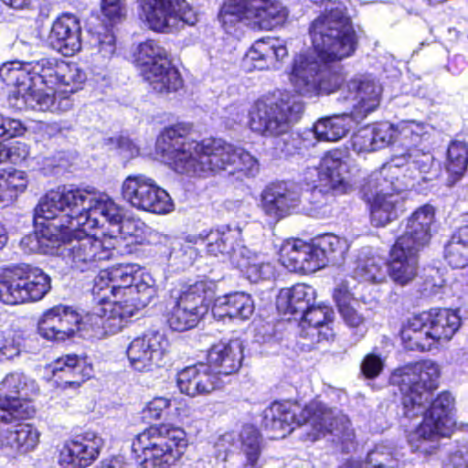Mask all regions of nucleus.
I'll return each instance as SVG.
<instances>
[{"label":"nucleus","mask_w":468,"mask_h":468,"mask_svg":"<svg viewBox=\"0 0 468 468\" xmlns=\"http://www.w3.org/2000/svg\"><path fill=\"white\" fill-rule=\"evenodd\" d=\"M314 51L294 58L290 80L298 93H331L342 78L324 72V65L350 57L356 47V36L346 8L339 5L319 16L311 25Z\"/></svg>","instance_id":"obj_1"},{"label":"nucleus","mask_w":468,"mask_h":468,"mask_svg":"<svg viewBox=\"0 0 468 468\" xmlns=\"http://www.w3.org/2000/svg\"><path fill=\"white\" fill-rule=\"evenodd\" d=\"M180 125L165 128L157 137L155 149L162 162L178 174L206 176L219 171L255 176L258 160L242 147L222 139L197 142L185 136Z\"/></svg>","instance_id":"obj_2"},{"label":"nucleus","mask_w":468,"mask_h":468,"mask_svg":"<svg viewBox=\"0 0 468 468\" xmlns=\"http://www.w3.org/2000/svg\"><path fill=\"white\" fill-rule=\"evenodd\" d=\"M441 369L431 360L408 364L397 369L392 379L403 394L404 415L409 419L425 412L422 422L416 430L419 439H431L434 436L450 437L455 423L452 418L454 399L449 392H441L432 400L431 392L439 386Z\"/></svg>","instance_id":"obj_3"},{"label":"nucleus","mask_w":468,"mask_h":468,"mask_svg":"<svg viewBox=\"0 0 468 468\" xmlns=\"http://www.w3.org/2000/svg\"><path fill=\"white\" fill-rule=\"evenodd\" d=\"M96 213L106 215L113 221L119 218L118 208L109 195L62 186L48 191L39 199L35 208V220L37 224L43 225L39 219H52L54 221L48 227L61 233L80 226L86 229L100 226L101 222Z\"/></svg>","instance_id":"obj_4"},{"label":"nucleus","mask_w":468,"mask_h":468,"mask_svg":"<svg viewBox=\"0 0 468 468\" xmlns=\"http://www.w3.org/2000/svg\"><path fill=\"white\" fill-rule=\"evenodd\" d=\"M0 78L6 85L15 87L8 96V105L12 108L13 98L45 93L38 84L45 85L48 91L76 92L81 89L86 74L76 64L56 58H42L4 63L0 67Z\"/></svg>","instance_id":"obj_5"},{"label":"nucleus","mask_w":468,"mask_h":468,"mask_svg":"<svg viewBox=\"0 0 468 468\" xmlns=\"http://www.w3.org/2000/svg\"><path fill=\"white\" fill-rule=\"evenodd\" d=\"M266 425L282 432V438L290 434L295 427L309 424L323 435L346 436L353 434L350 420L337 410L327 408L319 400H312L300 409L292 400L274 401L264 410Z\"/></svg>","instance_id":"obj_6"},{"label":"nucleus","mask_w":468,"mask_h":468,"mask_svg":"<svg viewBox=\"0 0 468 468\" xmlns=\"http://www.w3.org/2000/svg\"><path fill=\"white\" fill-rule=\"evenodd\" d=\"M303 104L299 96L290 92L258 99L248 112V126L263 137H277L289 132L300 119Z\"/></svg>","instance_id":"obj_7"},{"label":"nucleus","mask_w":468,"mask_h":468,"mask_svg":"<svg viewBox=\"0 0 468 468\" xmlns=\"http://www.w3.org/2000/svg\"><path fill=\"white\" fill-rule=\"evenodd\" d=\"M83 226L58 233L62 241L60 253L72 269L80 271L95 269L101 261L112 259L117 252L118 238L104 234L101 238L90 235Z\"/></svg>","instance_id":"obj_8"},{"label":"nucleus","mask_w":468,"mask_h":468,"mask_svg":"<svg viewBox=\"0 0 468 468\" xmlns=\"http://www.w3.org/2000/svg\"><path fill=\"white\" fill-rule=\"evenodd\" d=\"M461 326L457 311L431 309L410 317L400 331L405 347L410 350H430L435 344L449 341Z\"/></svg>","instance_id":"obj_9"},{"label":"nucleus","mask_w":468,"mask_h":468,"mask_svg":"<svg viewBox=\"0 0 468 468\" xmlns=\"http://www.w3.org/2000/svg\"><path fill=\"white\" fill-rule=\"evenodd\" d=\"M287 17L288 10L280 0H225L218 14L227 32L239 24L252 29L271 30Z\"/></svg>","instance_id":"obj_10"},{"label":"nucleus","mask_w":468,"mask_h":468,"mask_svg":"<svg viewBox=\"0 0 468 468\" xmlns=\"http://www.w3.org/2000/svg\"><path fill=\"white\" fill-rule=\"evenodd\" d=\"M440 165L429 150L424 148L407 149L402 154H395L373 176H390L396 183L397 190L416 188L439 176Z\"/></svg>","instance_id":"obj_11"},{"label":"nucleus","mask_w":468,"mask_h":468,"mask_svg":"<svg viewBox=\"0 0 468 468\" xmlns=\"http://www.w3.org/2000/svg\"><path fill=\"white\" fill-rule=\"evenodd\" d=\"M50 278L42 270L25 266L0 269V302L15 305L41 300L50 290Z\"/></svg>","instance_id":"obj_12"},{"label":"nucleus","mask_w":468,"mask_h":468,"mask_svg":"<svg viewBox=\"0 0 468 468\" xmlns=\"http://www.w3.org/2000/svg\"><path fill=\"white\" fill-rule=\"evenodd\" d=\"M214 292L206 282L183 286L166 308V322L171 329L183 332L197 325L207 312Z\"/></svg>","instance_id":"obj_13"},{"label":"nucleus","mask_w":468,"mask_h":468,"mask_svg":"<svg viewBox=\"0 0 468 468\" xmlns=\"http://www.w3.org/2000/svg\"><path fill=\"white\" fill-rule=\"evenodd\" d=\"M139 16L159 33H174L185 25L194 26L197 16L185 0H137Z\"/></svg>","instance_id":"obj_14"},{"label":"nucleus","mask_w":468,"mask_h":468,"mask_svg":"<svg viewBox=\"0 0 468 468\" xmlns=\"http://www.w3.org/2000/svg\"><path fill=\"white\" fill-rule=\"evenodd\" d=\"M133 283L131 293L124 300H115L108 303L105 311L109 314L102 319V328L106 334L114 335L120 332L129 318L141 308L146 306L155 295V282L151 274L140 271Z\"/></svg>","instance_id":"obj_15"},{"label":"nucleus","mask_w":468,"mask_h":468,"mask_svg":"<svg viewBox=\"0 0 468 468\" xmlns=\"http://www.w3.org/2000/svg\"><path fill=\"white\" fill-rule=\"evenodd\" d=\"M0 390L6 393L0 397V422L8 423L33 416L35 409L30 398L39 390L34 379L23 373L13 372L0 382Z\"/></svg>","instance_id":"obj_16"},{"label":"nucleus","mask_w":468,"mask_h":468,"mask_svg":"<svg viewBox=\"0 0 468 468\" xmlns=\"http://www.w3.org/2000/svg\"><path fill=\"white\" fill-rule=\"evenodd\" d=\"M122 196L136 209L151 213L167 214L175 207L169 194L143 174L132 175L123 180Z\"/></svg>","instance_id":"obj_17"},{"label":"nucleus","mask_w":468,"mask_h":468,"mask_svg":"<svg viewBox=\"0 0 468 468\" xmlns=\"http://www.w3.org/2000/svg\"><path fill=\"white\" fill-rule=\"evenodd\" d=\"M315 170L323 186L342 195L353 188L357 166L347 148H334L323 154Z\"/></svg>","instance_id":"obj_18"},{"label":"nucleus","mask_w":468,"mask_h":468,"mask_svg":"<svg viewBox=\"0 0 468 468\" xmlns=\"http://www.w3.org/2000/svg\"><path fill=\"white\" fill-rule=\"evenodd\" d=\"M94 320L87 318L74 307L64 304L55 305L46 310L37 322V332L41 337L49 341H65L71 338L82 327Z\"/></svg>","instance_id":"obj_19"},{"label":"nucleus","mask_w":468,"mask_h":468,"mask_svg":"<svg viewBox=\"0 0 468 468\" xmlns=\"http://www.w3.org/2000/svg\"><path fill=\"white\" fill-rule=\"evenodd\" d=\"M381 96L382 86L377 80L360 76L350 80L341 89L338 101L354 118L363 119L379 106Z\"/></svg>","instance_id":"obj_20"},{"label":"nucleus","mask_w":468,"mask_h":468,"mask_svg":"<svg viewBox=\"0 0 468 468\" xmlns=\"http://www.w3.org/2000/svg\"><path fill=\"white\" fill-rule=\"evenodd\" d=\"M187 448V441H133L134 458L144 468H173Z\"/></svg>","instance_id":"obj_21"},{"label":"nucleus","mask_w":468,"mask_h":468,"mask_svg":"<svg viewBox=\"0 0 468 468\" xmlns=\"http://www.w3.org/2000/svg\"><path fill=\"white\" fill-rule=\"evenodd\" d=\"M377 172L370 176L367 187L368 191L375 189V197L370 205L371 223L375 227H384L399 217V212L402 210V199L399 192L402 190L396 189L394 180H388V176H379L376 180L373 176Z\"/></svg>","instance_id":"obj_22"},{"label":"nucleus","mask_w":468,"mask_h":468,"mask_svg":"<svg viewBox=\"0 0 468 468\" xmlns=\"http://www.w3.org/2000/svg\"><path fill=\"white\" fill-rule=\"evenodd\" d=\"M168 346V340L164 334L151 331L130 343L126 351L127 357L134 370L152 371L161 366Z\"/></svg>","instance_id":"obj_23"},{"label":"nucleus","mask_w":468,"mask_h":468,"mask_svg":"<svg viewBox=\"0 0 468 468\" xmlns=\"http://www.w3.org/2000/svg\"><path fill=\"white\" fill-rule=\"evenodd\" d=\"M176 384L181 393L196 398L212 393L221 386L220 378L209 366L198 363L177 373Z\"/></svg>","instance_id":"obj_24"},{"label":"nucleus","mask_w":468,"mask_h":468,"mask_svg":"<svg viewBox=\"0 0 468 468\" xmlns=\"http://www.w3.org/2000/svg\"><path fill=\"white\" fill-rule=\"evenodd\" d=\"M81 27L72 14H63L52 24L48 45L63 56H73L81 49Z\"/></svg>","instance_id":"obj_25"},{"label":"nucleus","mask_w":468,"mask_h":468,"mask_svg":"<svg viewBox=\"0 0 468 468\" xmlns=\"http://www.w3.org/2000/svg\"><path fill=\"white\" fill-rule=\"evenodd\" d=\"M301 203L297 186L279 183L266 187L261 193V207L266 215L279 219L293 212Z\"/></svg>","instance_id":"obj_26"},{"label":"nucleus","mask_w":468,"mask_h":468,"mask_svg":"<svg viewBox=\"0 0 468 468\" xmlns=\"http://www.w3.org/2000/svg\"><path fill=\"white\" fill-rule=\"evenodd\" d=\"M434 218L433 207L425 205L419 207L408 218L405 230L396 243L419 252L431 239Z\"/></svg>","instance_id":"obj_27"},{"label":"nucleus","mask_w":468,"mask_h":468,"mask_svg":"<svg viewBox=\"0 0 468 468\" xmlns=\"http://www.w3.org/2000/svg\"><path fill=\"white\" fill-rule=\"evenodd\" d=\"M241 237V229L239 227L231 228L222 226L217 229L208 232L203 231L198 236H188L189 242L198 243L199 241L207 244V251L214 257L221 256L232 262V256L238 250Z\"/></svg>","instance_id":"obj_28"},{"label":"nucleus","mask_w":468,"mask_h":468,"mask_svg":"<svg viewBox=\"0 0 468 468\" xmlns=\"http://www.w3.org/2000/svg\"><path fill=\"white\" fill-rule=\"evenodd\" d=\"M287 56V48L279 40L264 37L253 43L246 53L243 63L249 70L277 69L278 63Z\"/></svg>","instance_id":"obj_29"},{"label":"nucleus","mask_w":468,"mask_h":468,"mask_svg":"<svg viewBox=\"0 0 468 468\" xmlns=\"http://www.w3.org/2000/svg\"><path fill=\"white\" fill-rule=\"evenodd\" d=\"M232 264L239 268L251 282L270 280L275 275V267L268 256L256 253L246 246H239L232 256Z\"/></svg>","instance_id":"obj_30"},{"label":"nucleus","mask_w":468,"mask_h":468,"mask_svg":"<svg viewBox=\"0 0 468 468\" xmlns=\"http://www.w3.org/2000/svg\"><path fill=\"white\" fill-rule=\"evenodd\" d=\"M50 370L56 378L55 381L63 388H77L91 376L92 369L86 365L83 358L76 355H67L58 358L50 366Z\"/></svg>","instance_id":"obj_31"},{"label":"nucleus","mask_w":468,"mask_h":468,"mask_svg":"<svg viewBox=\"0 0 468 468\" xmlns=\"http://www.w3.org/2000/svg\"><path fill=\"white\" fill-rule=\"evenodd\" d=\"M242 344L235 339L213 345L207 354V366L218 374L230 375L236 372L242 360Z\"/></svg>","instance_id":"obj_32"},{"label":"nucleus","mask_w":468,"mask_h":468,"mask_svg":"<svg viewBox=\"0 0 468 468\" xmlns=\"http://www.w3.org/2000/svg\"><path fill=\"white\" fill-rule=\"evenodd\" d=\"M99 455L95 441H65L58 449V463L62 468H87Z\"/></svg>","instance_id":"obj_33"},{"label":"nucleus","mask_w":468,"mask_h":468,"mask_svg":"<svg viewBox=\"0 0 468 468\" xmlns=\"http://www.w3.org/2000/svg\"><path fill=\"white\" fill-rule=\"evenodd\" d=\"M59 90L46 91L43 94H33L19 99L13 98L12 108L17 111L32 109L36 111L67 112L73 103L69 94Z\"/></svg>","instance_id":"obj_34"},{"label":"nucleus","mask_w":468,"mask_h":468,"mask_svg":"<svg viewBox=\"0 0 468 468\" xmlns=\"http://www.w3.org/2000/svg\"><path fill=\"white\" fill-rule=\"evenodd\" d=\"M315 290L307 284L299 283L290 289L281 290L277 297L278 311L286 315L301 316L314 302Z\"/></svg>","instance_id":"obj_35"},{"label":"nucleus","mask_w":468,"mask_h":468,"mask_svg":"<svg viewBox=\"0 0 468 468\" xmlns=\"http://www.w3.org/2000/svg\"><path fill=\"white\" fill-rule=\"evenodd\" d=\"M418 251L394 244L390 252V262L388 266L389 276L394 282L406 285L410 282L418 271Z\"/></svg>","instance_id":"obj_36"},{"label":"nucleus","mask_w":468,"mask_h":468,"mask_svg":"<svg viewBox=\"0 0 468 468\" xmlns=\"http://www.w3.org/2000/svg\"><path fill=\"white\" fill-rule=\"evenodd\" d=\"M254 302L250 294L235 292L218 297L212 306L214 317L249 319L254 313Z\"/></svg>","instance_id":"obj_37"},{"label":"nucleus","mask_w":468,"mask_h":468,"mask_svg":"<svg viewBox=\"0 0 468 468\" xmlns=\"http://www.w3.org/2000/svg\"><path fill=\"white\" fill-rule=\"evenodd\" d=\"M354 118L349 111L342 114L322 118L314 125V132L319 141L337 142L346 136L353 127Z\"/></svg>","instance_id":"obj_38"},{"label":"nucleus","mask_w":468,"mask_h":468,"mask_svg":"<svg viewBox=\"0 0 468 468\" xmlns=\"http://www.w3.org/2000/svg\"><path fill=\"white\" fill-rule=\"evenodd\" d=\"M388 275V263L378 255L361 252L356 261L352 277L360 282L382 283Z\"/></svg>","instance_id":"obj_39"},{"label":"nucleus","mask_w":468,"mask_h":468,"mask_svg":"<svg viewBox=\"0 0 468 468\" xmlns=\"http://www.w3.org/2000/svg\"><path fill=\"white\" fill-rule=\"evenodd\" d=\"M142 76L152 90L160 94L175 92L183 84L178 70L171 65L170 61H167V64H159L154 69H147Z\"/></svg>","instance_id":"obj_40"},{"label":"nucleus","mask_w":468,"mask_h":468,"mask_svg":"<svg viewBox=\"0 0 468 468\" xmlns=\"http://www.w3.org/2000/svg\"><path fill=\"white\" fill-rule=\"evenodd\" d=\"M335 468H400L399 461L388 449H373L364 459L349 456Z\"/></svg>","instance_id":"obj_41"},{"label":"nucleus","mask_w":468,"mask_h":468,"mask_svg":"<svg viewBox=\"0 0 468 468\" xmlns=\"http://www.w3.org/2000/svg\"><path fill=\"white\" fill-rule=\"evenodd\" d=\"M29 179L25 171L14 169L0 174V207L11 205L28 186Z\"/></svg>","instance_id":"obj_42"},{"label":"nucleus","mask_w":468,"mask_h":468,"mask_svg":"<svg viewBox=\"0 0 468 468\" xmlns=\"http://www.w3.org/2000/svg\"><path fill=\"white\" fill-rule=\"evenodd\" d=\"M139 271L135 264H120L108 269L112 280L111 294L115 300H124L127 293H131Z\"/></svg>","instance_id":"obj_43"},{"label":"nucleus","mask_w":468,"mask_h":468,"mask_svg":"<svg viewBox=\"0 0 468 468\" xmlns=\"http://www.w3.org/2000/svg\"><path fill=\"white\" fill-rule=\"evenodd\" d=\"M444 259L452 268L468 264V226L458 228L444 248Z\"/></svg>","instance_id":"obj_44"},{"label":"nucleus","mask_w":468,"mask_h":468,"mask_svg":"<svg viewBox=\"0 0 468 468\" xmlns=\"http://www.w3.org/2000/svg\"><path fill=\"white\" fill-rule=\"evenodd\" d=\"M112 280L108 270H103L94 279V285L92 287V293L96 296L98 302L102 303V306H98L94 309L92 314H88L87 318L94 320L96 326L102 327V319L109 314L105 311L108 303H112L115 299L111 294Z\"/></svg>","instance_id":"obj_45"},{"label":"nucleus","mask_w":468,"mask_h":468,"mask_svg":"<svg viewBox=\"0 0 468 468\" xmlns=\"http://www.w3.org/2000/svg\"><path fill=\"white\" fill-rule=\"evenodd\" d=\"M167 61H170L167 52L158 42L149 39L139 45L135 62L141 75L149 69L157 68L159 64H167Z\"/></svg>","instance_id":"obj_46"},{"label":"nucleus","mask_w":468,"mask_h":468,"mask_svg":"<svg viewBox=\"0 0 468 468\" xmlns=\"http://www.w3.org/2000/svg\"><path fill=\"white\" fill-rule=\"evenodd\" d=\"M468 165V146L459 141L448 147L446 169L449 174L448 185L452 186L464 175Z\"/></svg>","instance_id":"obj_47"},{"label":"nucleus","mask_w":468,"mask_h":468,"mask_svg":"<svg viewBox=\"0 0 468 468\" xmlns=\"http://www.w3.org/2000/svg\"><path fill=\"white\" fill-rule=\"evenodd\" d=\"M432 126L424 122L404 120L397 124V131L407 149L418 148V145L430 139Z\"/></svg>","instance_id":"obj_48"},{"label":"nucleus","mask_w":468,"mask_h":468,"mask_svg":"<svg viewBox=\"0 0 468 468\" xmlns=\"http://www.w3.org/2000/svg\"><path fill=\"white\" fill-rule=\"evenodd\" d=\"M301 325L303 328L307 324L313 330L317 331L319 336L324 335V338L328 339L332 335L328 327V324L333 321L334 311L326 305L314 306V303L300 317Z\"/></svg>","instance_id":"obj_49"},{"label":"nucleus","mask_w":468,"mask_h":468,"mask_svg":"<svg viewBox=\"0 0 468 468\" xmlns=\"http://www.w3.org/2000/svg\"><path fill=\"white\" fill-rule=\"evenodd\" d=\"M113 204L118 208L119 218L116 221L112 220L110 218L106 217V215H102L101 213H96V217L101 220V224L97 228H102L105 223H108L110 226L115 228V230H112L109 235H114L118 238V242L120 239H125L126 237H134L137 238L143 232L144 222L139 219H123V211L122 208L116 204L113 200Z\"/></svg>","instance_id":"obj_50"},{"label":"nucleus","mask_w":468,"mask_h":468,"mask_svg":"<svg viewBox=\"0 0 468 468\" xmlns=\"http://www.w3.org/2000/svg\"><path fill=\"white\" fill-rule=\"evenodd\" d=\"M319 250L325 257V265L328 262L337 263L344 260L349 250V243L346 239L334 234H325L316 239Z\"/></svg>","instance_id":"obj_51"},{"label":"nucleus","mask_w":468,"mask_h":468,"mask_svg":"<svg viewBox=\"0 0 468 468\" xmlns=\"http://www.w3.org/2000/svg\"><path fill=\"white\" fill-rule=\"evenodd\" d=\"M302 239L286 240L280 250V260L283 266L292 271H301L303 263L304 246Z\"/></svg>","instance_id":"obj_52"},{"label":"nucleus","mask_w":468,"mask_h":468,"mask_svg":"<svg viewBox=\"0 0 468 468\" xmlns=\"http://www.w3.org/2000/svg\"><path fill=\"white\" fill-rule=\"evenodd\" d=\"M50 234L49 227L40 232H34L26 235L20 241V246L26 253H47L51 239L48 238Z\"/></svg>","instance_id":"obj_53"},{"label":"nucleus","mask_w":468,"mask_h":468,"mask_svg":"<svg viewBox=\"0 0 468 468\" xmlns=\"http://www.w3.org/2000/svg\"><path fill=\"white\" fill-rule=\"evenodd\" d=\"M239 454L244 459V468H260L264 445L261 441H240Z\"/></svg>","instance_id":"obj_54"},{"label":"nucleus","mask_w":468,"mask_h":468,"mask_svg":"<svg viewBox=\"0 0 468 468\" xmlns=\"http://www.w3.org/2000/svg\"><path fill=\"white\" fill-rule=\"evenodd\" d=\"M186 432L180 427L172 424L153 425L144 430L136 436V439H184Z\"/></svg>","instance_id":"obj_55"},{"label":"nucleus","mask_w":468,"mask_h":468,"mask_svg":"<svg viewBox=\"0 0 468 468\" xmlns=\"http://www.w3.org/2000/svg\"><path fill=\"white\" fill-rule=\"evenodd\" d=\"M303 263L301 271L304 273L314 272L325 265V257L319 250L316 241L314 243H306L304 246Z\"/></svg>","instance_id":"obj_56"},{"label":"nucleus","mask_w":468,"mask_h":468,"mask_svg":"<svg viewBox=\"0 0 468 468\" xmlns=\"http://www.w3.org/2000/svg\"><path fill=\"white\" fill-rule=\"evenodd\" d=\"M341 317L346 324L356 330V334L359 338H362L367 332L366 318L355 306L352 304L343 306L338 309Z\"/></svg>","instance_id":"obj_57"},{"label":"nucleus","mask_w":468,"mask_h":468,"mask_svg":"<svg viewBox=\"0 0 468 468\" xmlns=\"http://www.w3.org/2000/svg\"><path fill=\"white\" fill-rule=\"evenodd\" d=\"M101 10L104 18L115 25L125 19L127 9L124 0H101Z\"/></svg>","instance_id":"obj_58"},{"label":"nucleus","mask_w":468,"mask_h":468,"mask_svg":"<svg viewBox=\"0 0 468 468\" xmlns=\"http://www.w3.org/2000/svg\"><path fill=\"white\" fill-rule=\"evenodd\" d=\"M93 54L102 59H110L116 50L115 37L112 33L99 34L94 37Z\"/></svg>","instance_id":"obj_59"},{"label":"nucleus","mask_w":468,"mask_h":468,"mask_svg":"<svg viewBox=\"0 0 468 468\" xmlns=\"http://www.w3.org/2000/svg\"><path fill=\"white\" fill-rule=\"evenodd\" d=\"M374 139L377 143V147L379 149L388 146L393 142L395 137L399 135L397 131V125H393L389 122H380L370 126Z\"/></svg>","instance_id":"obj_60"},{"label":"nucleus","mask_w":468,"mask_h":468,"mask_svg":"<svg viewBox=\"0 0 468 468\" xmlns=\"http://www.w3.org/2000/svg\"><path fill=\"white\" fill-rule=\"evenodd\" d=\"M352 145L358 153L374 152L378 150L370 126L360 129L352 138Z\"/></svg>","instance_id":"obj_61"},{"label":"nucleus","mask_w":468,"mask_h":468,"mask_svg":"<svg viewBox=\"0 0 468 468\" xmlns=\"http://www.w3.org/2000/svg\"><path fill=\"white\" fill-rule=\"evenodd\" d=\"M171 405V400L165 397H155L146 403L142 410V419L145 421L158 420Z\"/></svg>","instance_id":"obj_62"},{"label":"nucleus","mask_w":468,"mask_h":468,"mask_svg":"<svg viewBox=\"0 0 468 468\" xmlns=\"http://www.w3.org/2000/svg\"><path fill=\"white\" fill-rule=\"evenodd\" d=\"M383 367L384 359L375 353H370L362 360L361 371L366 378H375L381 373Z\"/></svg>","instance_id":"obj_63"},{"label":"nucleus","mask_w":468,"mask_h":468,"mask_svg":"<svg viewBox=\"0 0 468 468\" xmlns=\"http://www.w3.org/2000/svg\"><path fill=\"white\" fill-rule=\"evenodd\" d=\"M8 149V161L15 165H21L29 163L33 160L31 150L28 144L23 142H16L12 145L7 146Z\"/></svg>","instance_id":"obj_64"}]
</instances>
